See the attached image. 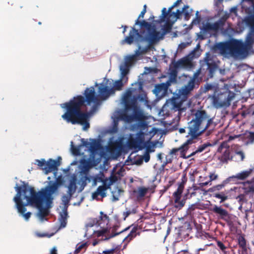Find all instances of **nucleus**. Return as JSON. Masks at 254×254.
I'll return each mask as SVG.
<instances>
[{"label": "nucleus", "instance_id": "c756f323", "mask_svg": "<svg viewBox=\"0 0 254 254\" xmlns=\"http://www.w3.org/2000/svg\"><path fill=\"white\" fill-rule=\"evenodd\" d=\"M137 230L138 228L137 226L133 227L131 230L130 232L127 234V236L125 237L124 241L129 242L132 240L136 236Z\"/></svg>", "mask_w": 254, "mask_h": 254}, {"label": "nucleus", "instance_id": "a878e982", "mask_svg": "<svg viewBox=\"0 0 254 254\" xmlns=\"http://www.w3.org/2000/svg\"><path fill=\"white\" fill-rule=\"evenodd\" d=\"M138 89L139 90V93L137 96H134V98L136 99V103H137V100L142 102H147V94L143 90V87L141 83L139 84Z\"/></svg>", "mask_w": 254, "mask_h": 254}, {"label": "nucleus", "instance_id": "aec40b11", "mask_svg": "<svg viewBox=\"0 0 254 254\" xmlns=\"http://www.w3.org/2000/svg\"><path fill=\"white\" fill-rule=\"evenodd\" d=\"M114 94L113 88H108L107 86H104L103 84L98 88V99L104 100L107 99L111 94Z\"/></svg>", "mask_w": 254, "mask_h": 254}, {"label": "nucleus", "instance_id": "774afa93", "mask_svg": "<svg viewBox=\"0 0 254 254\" xmlns=\"http://www.w3.org/2000/svg\"><path fill=\"white\" fill-rule=\"evenodd\" d=\"M70 197H70L69 195L68 196H66V195H64L63 196V200L64 202L65 203H68L70 200Z\"/></svg>", "mask_w": 254, "mask_h": 254}, {"label": "nucleus", "instance_id": "4c0bfd02", "mask_svg": "<svg viewBox=\"0 0 254 254\" xmlns=\"http://www.w3.org/2000/svg\"><path fill=\"white\" fill-rule=\"evenodd\" d=\"M146 7L147 6L146 4H144L143 6V8L142 10L141 11L140 13L139 14L138 18L135 20V25H138L140 26V30H141V24L140 23L143 21H145L144 20H139L140 19L143 18L144 17V14L146 12Z\"/></svg>", "mask_w": 254, "mask_h": 254}, {"label": "nucleus", "instance_id": "49530a36", "mask_svg": "<svg viewBox=\"0 0 254 254\" xmlns=\"http://www.w3.org/2000/svg\"><path fill=\"white\" fill-rule=\"evenodd\" d=\"M208 146H209V144H203L199 146L195 151H193L191 153V155L193 156L197 153L202 152Z\"/></svg>", "mask_w": 254, "mask_h": 254}, {"label": "nucleus", "instance_id": "de8ad7c7", "mask_svg": "<svg viewBox=\"0 0 254 254\" xmlns=\"http://www.w3.org/2000/svg\"><path fill=\"white\" fill-rule=\"evenodd\" d=\"M177 74L176 71H173L171 73L169 79L167 82H169V83L170 84L171 82H174L176 83L177 82Z\"/></svg>", "mask_w": 254, "mask_h": 254}, {"label": "nucleus", "instance_id": "8fccbe9b", "mask_svg": "<svg viewBox=\"0 0 254 254\" xmlns=\"http://www.w3.org/2000/svg\"><path fill=\"white\" fill-rule=\"evenodd\" d=\"M202 30L205 32L212 30L211 23L208 22L203 25Z\"/></svg>", "mask_w": 254, "mask_h": 254}, {"label": "nucleus", "instance_id": "f3484780", "mask_svg": "<svg viewBox=\"0 0 254 254\" xmlns=\"http://www.w3.org/2000/svg\"><path fill=\"white\" fill-rule=\"evenodd\" d=\"M189 135L190 136V138L188 139L183 144H182L180 148V152L181 153V157L184 159H188L193 155H191V154L186 156V152L190 148V145L193 143V140L197 138V137H193L190 131H189Z\"/></svg>", "mask_w": 254, "mask_h": 254}, {"label": "nucleus", "instance_id": "5fc2aeb1", "mask_svg": "<svg viewBox=\"0 0 254 254\" xmlns=\"http://www.w3.org/2000/svg\"><path fill=\"white\" fill-rule=\"evenodd\" d=\"M247 138L250 142L253 143L254 141V132L249 131L248 134L247 135Z\"/></svg>", "mask_w": 254, "mask_h": 254}, {"label": "nucleus", "instance_id": "cd10ccee", "mask_svg": "<svg viewBox=\"0 0 254 254\" xmlns=\"http://www.w3.org/2000/svg\"><path fill=\"white\" fill-rule=\"evenodd\" d=\"M237 242L240 251L247 250V241L243 235H239L237 238Z\"/></svg>", "mask_w": 254, "mask_h": 254}, {"label": "nucleus", "instance_id": "338daca9", "mask_svg": "<svg viewBox=\"0 0 254 254\" xmlns=\"http://www.w3.org/2000/svg\"><path fill=\"white\" fill-rule=\"evenodd\" d=\"M178 151H180V148H173L170 152V154L171 155H175L176 153Z\"/></svg>", "mask_w": 254, "mask_h": 254}, {"label": "nucleus", "instance_id": "4be33fe9", "mask_svg": "<svg viewBox=\"0 0 254 254\" xmlns=\"http://www.w3.org/2000/svg\"><path fill=\"white\" fill-rule=\"evenodd\" d=\"M205 62L207 65V69L209 71V76L212 77L216 69L217 66L216 64L212 62L209 53L207 54V56L205 58Z\"/></svg>", "mask_w": 254, "mask_h": 254}, {"label": "nucleus", "instance_id": "f704fd0d", "mask_svg": "<svg viewBox=\"0 0 254 254\" xmlns=\"http://www.w3.org/2000/svg\"><path fill=\"white\" fill-rule=\"evenodd\" d=\"M67 212L66 210L64 211L63 213L61 214V218H60V228H64L67 223Z\"/></svg>", "mask_w": 254, "mask_h": 254}, {"label": "nucleus", "instance_id": "72a5a7b5", "mask_svg": "<svg viewBox=\"0 0 254 254\" xmlns=\"http://www.w3.org/2000/svg\"><path fill=\"white\" fill-rule=\"evenodd\" d=\"M172 109L175 111H178L179 114H180L181 112L183 111V108H182V103L181 102H177L176 99H174L172 101Z\"/></svg>", "mask_w": 254, "mask_h": 254}, {"label": "nucleus", "instance_id": "ea45409f", "mask_svg": "<svg viewBox=\"0 0 254 254\" xmlns=\"http://www.w3.org/2000/svg\"><path fill=\"white\" fill-rule=\"evenodd\" d=\"M129 67L126 66L124 65V66H122L120 67V70L121 71V74H122V78L124 79L125 78L126 81L127 80L128 77H126L127 74H128L129 72Z\"/></svg>", "mask_w": 254, "mask_h": 254}, {"label": "nucleus", "instance_id": "a18cd8bd", "mask_svg": "<svg viewBox=\"0 0 254 254\" xmlns=\"http://www.w3.org/2000/svg\"><path fill=\"white\" fill-rule=\"evenodd\" d=\"M87 247V243H83L81 244H78L76 245V249L74 251V254H77L79 253L81 250L86 248Z\"/></svg>", "mask_w": 254, "mask_h": 254}, {"label": "nucleus", "instance_id": "9d476101", "mask_svg": "<svg viewBox=\"0 0 254 254\" xmlns=\"http://www.w3.org/2000/svg\"><path fill=\"white\" fill-rule=\"evenodd\" d=\"M200 74V69L195 72L192 77L188 82V84L185 86L183 87L180 90L179 93L183 96L184 98H187L190 92L195 88H198L201 81V78L198 77Z\"/></svg>", "mask_w": 254, "mask_h": 254}, {"label": "nucleus", "instance_id": "473e14b6", "mask_svg": "<svg viewBox=\"0 0 254 254\" xmlns=\"http://www.w3.org/2000/svg\"><path fill=\"white\" fill-rule=\"evenodd\" d=\"M139 49L136 51L135 55L129 56L126 58L125 62V65L130 67L133 64L136 59V56L140 55L136 54V52Z\"/></svg>", "mask_w": 254, "mask_h": 254}, {"label": "nucleus", "instance_id": "3c124183", "mask_svg": "<svg viewBox=\"0 0 254 254\" xmlns=\"http://www.w3.org/2000/svg\"><path fill=\"white\" fill-rule=\"evenodd\" d=\"M199 12L198 11H196V17L195 18L192 20V24H194V25H196V24H198L200 23V21H201V17L199 15Z\"/></svg>", "mask_w": 254, "mask_h": 254}, {"label": "nucleus", "instance_id": "79ce46f5", "mask_svg": "<svg viewBox=\"0 0 254 254\" xmlns=\"http://www.w3.org/2000/svg\"><path fill=\"white\" fill-rule=\"evenodd\" d=\"M147 191V189L144 187H139L138 188L137 190L134 191V192L137 193V197H144Z\"/></svg>", "mask_w": 254, "mask_h": 254}, {"label": "nucleus", "instance_id": "c9c22d12", "mask_svg": "<svg viewBox=\"0 0 254 254\" xmlns=\"http://www.w3.org/2000/svg\"><path fill=\"white\" fill-rule=\"evenodd\" d=\"M213 196L214 197L220 199V203L224 202L228 198V195H227V193H226L224 191H222L220 192H214L213 194Z\"/></svg>", "mask_w": 254, "mask_h": 254}, {"label": "nucleus", "instance_id": "0eeeda50", "mask_svg": "<svg viewBox=\"0 0 254 254\" xmlns=\"http://www.w3.org/2000/svg\"><path fill=\"white\" fill-rule=\"evenodd\" d=\"M91 142H88L85 141L84 139H81L82 144L78 146H75L73 142H71V150L72 154L74 155H79L80 154V147L82 146L88 148L90 151V158L94 160L96 156L98 155L99 157L101 156L100 151L102 149V146L100 141L96 139H92Z\"/></svg>", "mask_w": 254, "mask_h": 254}, {"label": "nucleus", "instance_id": "69168bd1", "mask_svg": "<svg viewBox=\"0 0 254 254\" xmlns=\"http://www.w3.org/2000/svg\"><path fill=\"white\" fill-rule=\"evenodd\" d=\"M115 252V249H112L110 250H107L104 251L103 252V254H114Z\"/></svg>", "mask_w": 254, "mask_h": 254}, {"label": "nucleus", "instance_id": "39448f33", "mask_svg": "<svg viewBox=\"0 0 254 254\" xmlns=\"http://www.w3.org/2000/svg\"><path fill=\"white\" fill-rule=\"evenodd\" d=\"M216 48L221 54H229L232 56L246 55L248 51V48L245 43L234 39L226 42L218 43Z\"/></svg>", "mask_w": 254, "mask_h": 254}, {"label": "nucleus", "instance_id": "6ab92c4d", "mask_svg": "<svg viewBox=\"0 0 254 254\" xmlns=\"http://www.w3.org/2000/svg\"><path fill=\"white\" fill-rule=\"evenodd\" d=\"M226 148V149L223 153L222 155L219 157V160L220 162L223 163H227L228 161L233 160L234 156L231 155L230 151L229 149V146L227 145V142H222L218 149L219 150L220 148Z\"/></svg>", "mask_w": 254, "mask_h": 254}, {"label": "nucleus", "instance_id": "09e8293b", "mask_svg": "<svg viewBox=\"0 0 254 254\" xmlns=\"http://www.w3.org/2000/svg\"><path fill=\"white\" fill-rule=\"evenodd\" d=\"M143 159L145 162H148L149 161L150 155L148 152H146L139 161H136V164H140L142 162Z\"/></svg>", "mask_w": 254, "mask_h": 254}, {"label": "nucleus", "instance_id": "7ed1b4c3", "mask_svg": "<svg viewBox=\"0 0 254 254\" xmlns=\"http://www.w3.org/2000/svg\"><path fill=\"white\" fill-rule=\"evenodd\" d=\"M84 103L83 96L77 95L68 102L61 104L60 106L66 110V112L62 116L64 120L73 125H83V129L85 130L89 128L90 125L87 121L88 114L81 110V107L84 105Z\"/></svg>", "mask_w": 254, "mask_h": 254}, {"label": "nucleus", "instance_id": "c85d7f7f", "mask_svg": "<svg viewBox=\"0 0 254 254\" xmlns=\"http://www.w3.org/2000/svg\"><path fill=\"white\" fill-rule=\"evenodd\" d=\"M212 210L215 213L219 215L222 218L228 215V211L226 210L217 205H215Z\"/></svg>", "mask_w": 254, "mask_h": 254}, {"label": "nucleus", "instance_id": "4468645a", "mask_svg": "<svg viewBox=\"0 0 254 254\" xmlns=\"http://www.w3.org/2000/svg\"><path fill=\"white\" fill-rule=\"evenodd\" d=\"M144 135L145 133L140 131L136 133L135 138L130 137L127 142L128 146L130 148H138L141 149V145L144 143Z\"/></svg>", "mask_w": 254, "mask_h": 254}, {"label": "nucleus", "instance_id": "1a4fd4ad", "mask_svg": "<svg viewBox=\"0 0 254 254\" xmlns=\"http://www.w3.org/2000/svg\"><path fill=\"white\" fill-rule=\"evenodd\" d=\"M200 74V69L195 72L192 77L188 82V84L185 86L183 87L180 90L179 93L183 96L184 98H187L190 92L195 88H198L201 81V78L198 77Z\"/></svg>", "mask_w": 254, "mask_h": 254}, {"label": "nucleus", "instance_id": "13d9d810", "mask_svg": "<svg viewBox=\"0 0 254 254\" xmlns=\"http://www.w3.org/2000/svg\"><path fill=\"white\" fill-rule=\"evenodd\" d=\"M227 16H222L221 17L218 21L217 22L222 26V27L224 25L227 19Z\"/></svg>", "mask_w": 254, "mask_h": 254}, {"label": "nucleus", "instance_id": "680f3d73", "mask_svg": "<svg viewBox=\"0 0 254 254\" xmlns=\"http://www.w3.org/2000/svg\"><path fill=\"white\" fill-rule=\"evenodd\" d=\"M182 0H177L169 8L168 10L169 11L172 10V9L176 6H178L180 2H182Z\"/></svg>", "mask_w": 254, "mask_h": 254}, {"label": "nucleus", "instance_id": "58836bf2", "mask_svg": "<svg viewBox=\"0 0 254 254\" xmlns=\"http://www.w3.org/2000/svg\"><path fill=\"white\" fill-rule=\"evenodd\" d=\"M124 79L121 78L119 80H116L114 83V86L112 88L114 89V92L116 90L120 91L122 89V87L124 85L123 80Z\"/></svg>", "mask_w": 254, "mask_h": 254}, {"label": "nucleus", "instance_id": "a19ab883", "mask_svg": "<svg viewBox=\"0 0 254 254\" xmlns=\"http://www.w3.org/2000/svg\"><path fill=\"white\" fill-rule=\"evenodd\" d=\"M209 180L207 182H201L200 183V185L201 187H204L207 186L209 182H211L212 181L215 180L218 178V175L214 173H210L209 175Z\"/></svg>", "mask_w": 254, "mask_h": 254}, {"label": "nucleus", "instance_id": "bf43d9fd", "mask_svg": "<svg viewBox=\"0 0 254 254\" xmlns=\"http://www.w3.org/2000/svg\"><path fill=\"white\" fill-rule=\"evenodd\" d=\"M211 25L212 30L214 31H216L222 27V26H221V25L217 22L212 23Z\"/></svg>", "mask_w": 254, "mask_h": 254}, {"label": "nucleus", "instance_id": "864d4df0", "mask_svg": "<svg viewBox=\"0 0 254 254\" xmlns=\"http://www.w3.org/2000/svg\"><path fill=\"white\" fill-rule=\"evenodd\" d=\"M101 182L103 183V185H102L101 186L105 187V188L107 190H108L109 188H110V186L112 185H110V181H109V180L108 179H103L102 178V181Z\"/></svg>", "mask_w": 254, "mask_h": 254}, {"label": "nucleus", "instance_id": "603ef678", "mask_svg": "<svg viewBox=\"0 0 254 254\" xmlns=\"http://www.w3.org/2000/svg\"><path fill=\"white\" fill-rule=\"evenodd\" d=\"M235 154L240 157V158L238 160H235V161H243L244 160L245 158V154L242 151H236Z\"/></svg>", "mask_w": 254, "mask_h": 254}, {"label": "nucleus", "instance_id": "9b49d317", "mask_svg": "<svg viewBox=\"0 0 254 254\" xmlns=\"http://www.w3.org/2000/svg\"><path fill=\"white\" fill-rule=\"evenodd\" d=\"M122 118L123 120L128 122H131L133 120L138 121L139 122L138 126L142 129H145L147 126L146 124L144 122L146 118L141 111L134 110L132 115L124 113L122 115Z\"/></svg>", "mask_w": 254, "mask_h": 254}, {"label": "nucleus", "instance_id": "f03ea898", "mask_svg": "<svg viewBox=\"0 0 254 254\" xmlns=\"http://www.w3.org/2000/svg\"><path fill=\"white\" fill-rule=\"evenodd\" d=\"M166 23L162 27V33L156 30V26L152 23L146 21H143L140 23L141 30L135 29L132 27L129 31L128 36H127L122 41L123 44L130 45L133 43L136 36L140 38L142 41L147 42L148 45L144 48H141L139 46V50L136 52L137 55H142L146 53L152 47L154 44L158 42L166 33H169L174 23H172V20L168 17H165Z\"/></svg>", "mask_w": 254, "mask_h": 254}, {"label": "nucleus", "instance_id": "37998d69", "mask_svg": "<svg viewBox=\"0 0 254 254\" xmlns=\"http://www.w3.org/2000/svg\"><path fill=\"white\" fill-rule=\"evenodd\" d=\"M230 182V181H228L227 179L226 180L223 181L222 184H220V185H217L214 186L213 188L210 189V191L213 190L214 191H219V190H221V189H222L224 187L225 184H226L227 183Z\"/></svg>", "mask_w": 254, "mask_h": 254}, {"label": "nucleus", "instance_id": "412c9836", "mask_svg": "<svg viewBox=\"0 0 254 254\" xmlns=\"http://www.w3.org/2000/svg\"><path fill=\"white\" fill-rule=\"evenodd\" d=\"M60 164V161L50 159L46 162V166L43 168V169L45 171V173L47 174L52 171H57Z\"/></svg>", "mask_w": 254, "mask_h": 254}, {"label": "nucleus", "instance_id": "e433bc0d", "mask_svg": "<svg viewBox=\"0 0 254 254\" xmlns=\"http://www.w3.org/2000/svg\"><path fill=\"white\" fill-rule=\"evenodd\" d=\"M192 12V9H189V6L188 5H184L183 8V13L184 15V18L186 20H188L191 15Z\"/></svg>", "mask_w": 254, "mask_h": 254}, {"label": "nucleus", "instance_id": "2f4dec72", "mask_svg": "<svg viewBox=\"0 0 254 254\" xmlns=\"http://www.w3.org/2000/svg\"><path fill=\"white\" fill-rule=\"evenodd\" d=\"M137 206L134 205H132L131 207L129 208L127 207L126 208V211L124 212L123 213V216H124V220H125L127 217L129 215L136 213L137 212Z\"/></svg>", "mask_w": 254, "mask_h": 254}, {"label": "nucleus", "instance_id": "2eb2a0df", "mask_svg": "<svg viewBox=\"0 0 254 254\" xmlns=\"http://www.w3.org/2000/svg\"><path fill=\"white\" fill-rule=\"evenodd\" d=\"M183 13V10L181 11L177 9L176 12H173L172 10L169 11V10H167L165 7L162 9V14L160 16L159 20L157 21L158 23H161L165 21V17H168L172 20V23L175 22L179 18Z\"/></svg>", "mask_w": 254, "mask_h": 254}, {"label": "nucleus", "instance_id": "6e6d98bb", "mask_svg": "<svg viewBox=\"0 0 254 254\" xmlns=\"http://www.w3.org/2000/svg\"><path fill=\"white\" fill-rule=\"evenodd\" d=\"M36 162L37 163V165L42 167V168L46 166V162L44 159H42L41 160H36Z\"/></svg>", "mask_w": 254, "mask_h": 254}, {"label": "nucleus", "instance_id": "0e129e2a", "mask_svg": "<svg viewBox=\"0 0 254 254\" xmlns=\"http://www.w3.org/2000/svg\"><path fill=\"white\" fill-rule=\"evenodd\" d=\"M187 178L185 175H184L182 178V181L181 183L179 184V185H182L183 186H185V184L186 183L187 181Z\"/></svg>", "mask_w": 254, "mask_h": 254}, {"label": "nucleus", "instance_id": "052dcab7", "mask_svg": "<svg viewBox=\"0 0 254 254\" xmlns=\"http://www.w3.org/2000/svg\"><path fill=\"white\" fill-rule=\"evenodd\" d=\"M217 245L223 251H224V250H225L226 249V246L224 245V244L222 242H221L220 241H218L217 242Z\"/></svg>", "mask_w": 254, "mask_h": 254}, {"label": "nucleus", "instance_id": "bb28decb", "mask_svg": "<svg viewBox=\"0 0 254 254\" xmlns=\"http://www.w3.org/2000/svg\"><path fill=\"white\" fill-rule=\"evenodd\" d=\"M190 64V61L187 58H183L178 60L174 64V66L176 68L179 67H186L189 66Z\"/></svg>", "mask_w": 254, "mask_h": 254}, {"label": "nucleus", "instance_id": "b1692460", "mask_svg": "<svg viewBox=\"0 0 254 254\" xmlns=\"http://www.w3.org/2000/svg\"><path fill=\"white\" fill-rule=\"evenodd\" d=\"M252 170L250 169L243 171L241 173L237 174L236 175H233L227 178L228 181H232L233 179H236L239 180H244L247 179L252 173Z\"/></svg>", "mask_w": 254, "mask_h": 254}, {"label": "nucleus", "instance_id": "6e6552de", "mask_svg": "<svg viewBox=\"0 0 254 254\" xmlns=\"http://www.w3.org/2000/svg\"><path fill=\"white\" fill-rule=\"evenodd\" d=\"M234 97V93L230 91L219 93L213 97V105L217 109L228 107Z\"/></svg>", "mask_w": 254, "mask_h": 254}, {"label": "nucleus", "instance_id": "423d86ee", "mask_svg": "<svg viewBox=\"0 0 254 254\" xmlns=\"http://www.w3.org/2000/svg\"><path fill=\"white\" fill-rule=\"evenodd\" d=\"M79 166L78 173V184L80 185V191H82L87 185V182H90L92 180V186H95L98 182L102 181V178L98 176L92 177L89 174L90 166L89 162L85 159H81Z\"/></svg>", "mask_w": 254, "mask_h": 254}, {"label": "nucleus", "instance_id": "393cba45", "mask_svg": "<svg viewBox=\"0 0 254 254\" xmlns=\"http://www.w3.org/2000/svg\"><path fill=\"white\" fill-rule=\"evenodd\" d=\"M107 190L104 186H99L96 190L92 193V197L94 199L98 200V196L99 195L101 196V197L104 198L107 196L106 194V190Z\"/></svg>", "mask_w": 254, "mask_h": 254}, {"label": "nucleus", "instance_id": "e2e57ef3", "mask_svg": "<svg viewBox=\"0 0 254 254\" xmlns=\"http://www.w3.org/2000/svg\"><path fill=\"white\" fill-rule=\"evenodd\" d=\"M100 218L101 220H109V217L108 216V215L107 214H104V213L102 211H101L100 212Z\"/></svg>", "mask_w": 254, "mask_h": 254}, {"label": "nucleus", "instance_id": "a211bd4d", "mask_svg": "<svg viewBox=\"0 0 254 254\" xmlns=\"http://www.w3.org/2000/svg\"><path fill=\"white\" fill-rule=\"evenodd\" d=\"M84 95L85 103L86 102L88 105H90L92 102H96L99 100L98 96L96 95L95 89L93 86L87 88L84 91Z\"/></svg>", "mask_w": 254, "mask_h": 254}, {"label": "nucleus", "instance_id": "7c9ffc66", "mask_svg": "<svg viewBox=\"0 0 254 254\" xmlns=\"http://www.w3.org/2000/svg\"><path fill=\"white\" fill-rule=\"evenodd\" d=\"M169 86H170L169 82H166V83H163L157 84L155 87L154 91L156 94H158L162 91H166L168 89Z\"/></svg>", "mask_w": 254, "mask_h": 254}, {"label": "nucleus", "instance_id": "20e7f679", "mask_svg": "<svg viewBox=\"0 0 254 254\" xmlns=\"http://www.w3.org/2000/svg\"><path fill=\"white\" fill-rule=\"evenodd\" d=\"M213 120L205 110H196L189 123V131L193 137H197L214 124Z\"/></svg>", "mask_w": 254, "mask_h": 254}, {"label": "nucleus", "instance_id": "f257e3e1", "mask_svg": "<svg viewBox=\"0 0 254 254\" xmlns=\"http://www.w3.org/2000/svg\"><path fill=\"white\" fill-rule=\"evenodd\" d=\"M22 186L16 184L15 190L16 194L13 198L18 212L26 220H28L31 215L30 212L25 213L26 206L28 205H35L39 209V216L42 219L49 215L48 208L53 203V194L58 190L59 184L57 182L42 188L36 192L34 188L29 187L28 184L23 182Z\"/></svg>", "mask_w": 254, "mask_h": 254}, {"label": "nucleus", "instance_id": "c03bdc74", "mask_svg": "<svg viewBox=\"0 0 254 254\" xmlns=\"http://www.w3.org/2000/svg\"><path fill=\"white\" fill-rule=\"evenodd\" d=\"M245 193L247 195L254 196V185H251L245 188Z\"/></svg>", "mask_w": 254, "mask_h": 254}, {"label": "nucleus", "instance_id": "5701e85b", "mask_svg": "<svg viewBox=\"0 0 254 254\" xmlns=\"http://www.w3.org/2000/svg\"><path fill=\"white\" fill-rule=\"evenodd\" d=\"M77 177L75 174L71 176V178L69 181V185L68 186V194L71 197L72 195L75 192L76 187Z\"/></svg>", "mask_w": 254, "mask_h": 254}, {"label": "nucleus", "instance_id": "ddd939ff", "mask_svg": "<svg viewBox=\"0 0 254 254\" xmlns=\"http://www.w3.org/2000/svg\"><path fill=\"white\" fill-rule=\"evenodd\" d=\"M184 189V186L182 185H178V187L176 191H175L173 194V196L174 199V206L178 209H181L183 208L186 203V200L187 199L186 195H185L184 198L181 200Z\"/></svg>", "mask_w": 254, "mask_h": 254}, {"label": "nucleus", "instance_id": "f8f14e48", "mask_svg": "<svg viewBox=\"0 0 254 254\" xmlns=\"http://www.w3.org/2000/svg\"><path fill=\"white\" fill-rule=\"evenodd\" d=\"M119 227V226L118 225H115L109 230L107 229H102V230L98 232V236H105L106 237L105 239L108 240L127 231L130 228V227H128L120 231H118Z\"/></svg>", "mask_w": 254, "mask_h": 254}, {"label": "nucleus", "instance_id": "dca6fc26", "mask_svg": "<svg viewBox=\"0 0 254 254\" xmlns=\"http://www.w3.org/2000/svg\"><path fill=\"white\" fill-rule=\"evenodd\" d=\"M132 91L129 89L123 96V102L126 110H130L136 107V99L134 98V96L132 97Z\"/></svg>", "mask_w": 254, "mask_h": 254}, {"label": "nucleus", "instance_id": "4d7b16f0", "mask_svg": "<svg viewBox=\"0 0 254 254\" xmlns=\"http://www.w3.org/2000/svg\"><path fill=\"white\" fill-rule=\"evenodd\" d=\"M108 180L110 182V185H113V183L117 181L118 177L116 175L112 174L109 177Z\"/></svg>", "mask_w": 254, "mask_h": 254}]
</instances>
